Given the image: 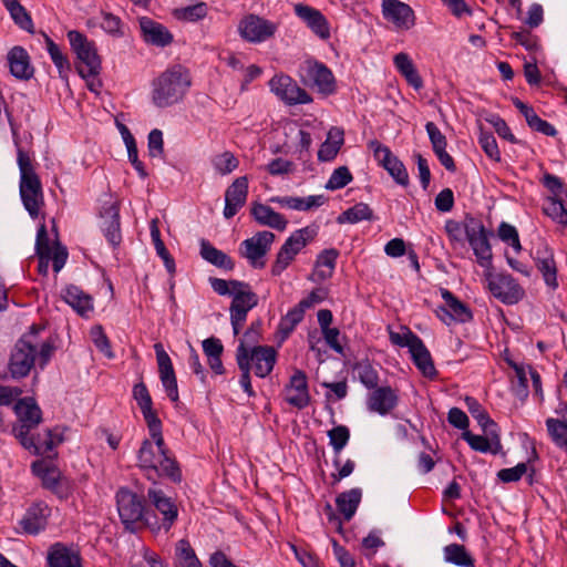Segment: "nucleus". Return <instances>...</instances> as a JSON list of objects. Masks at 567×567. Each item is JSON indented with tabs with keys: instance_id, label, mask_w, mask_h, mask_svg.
Segmentation results:
<instances>
[{
	"instance_id": "obj_27",
	"label": "nucleus",
	"mask_w": 567,
	"mask_h": 567,
	"mask_svg": "<svg viewBox=\"0 0 567 567\" xmlns=\"http://www.w3.org/2000/svg\"><path fill=\"white\" fill-rule=\"evenodd\" d=\"M484 433L486 436L475 435L470 431H464L462 436L474 451L497 454L502 449L498 429L494 431H484Z\"/></svg>"
},
{
	"instance_id": "obj_28",
	"label": "nucleus",
	"mask_w": 567,
	"mask_h": 567,
	"mask_svg": "<svg viewBox=\"0 0 567 567\" xmlns=\"http://www.w3.org/2000/svg\"><path fill=\"white\" fill-rule=\"evenodd\" d=\"M10 72L21 80H29L33 75V68L30 64L28 52L22 47H14L8 54Z\"/></svg>"
},
{
	"instance_id": "obj_17",
	"label": "nucleus",
	"mask_w": 567,
	"mask_h": 567,
	"mask_svg": "<svg viewBox=\"0 0 567 567\" xmlns=\"http://www.w3.org/2000/svg\"><path fill=\"white\" fill-rule=\"evenodd\" d=\"M154 350L156 353L158 371L163 386L165 388L167 396L173 402H176L178 401V388L171 358L164 350L162 343H155Z\"/></svg>"
},
{
	"instance_id": "obj_6",
	"label": "nucleus",
	"mask_w": 567,
	"mask_h": 567,
	"mask_svg": "<svg viewBox=\"0 0 567 567\" xmlns=\"http://www.w3.org/2000/svg\"><path fill=\"white\" fill-rule=\"evenodd\" d=\"M68 38L72 50L82 63L78 66L79 73L83 78L97 75L101 70V60L94 43L87 41L86 37L76 30L69 31Z\"/></svg>"
},
{
	"instance_id": "obj_14",
	"label": "nucleus",
	"mask_w": 567,
	"mask_h": 567,
	"mask_svg": "<svg viewBox=\"0 0 567 567\" xmlns=\"http://www.w3.org/2000/svg\"><path fill=\"white\" fill-rule=\"evenodd\" d=\"M444 306L437 307L436 316L445 323L466 322L472 319L471 310L447 289H441Z\"/></svg>"
},
{
	"instance_id": "obj_9",
	"label": "nucleus",
	"mask_w": 567,
	"mask_h": 567,
	"mask_svg": "<svg viewBox=\"0 0 567 567\" xmlns=\"http://www.w3.org/2000/svg\"><path fill=\"white\" fill-rule=\"evenodd\" d=\"M117 512L126 529L134 530L136 524L146 526L148 511L142 497L127 488H120L116 493Z\"/></svg>"
},
{
	"instance_id": "obj_58",
	"label": "nucleus",
	"mask_w": 567,
	"mask_h": 567,
	"mask_svg": "<svg viewBox=\"0 0 567 567\" xmlns=\"http://www.w3.org/2000/svg\"><path fill=\"white\" fill-rule=\"evenodd\" d=\"M202 257L208 262L229 270L233 268V261L223 250H200Z\"/></svg>"
},
{
	"instance_id": "obj_25",
	"label": "nucleus",
	"mask_w": 567,
	"mask_h": 567,
	"mask_svg": "<svg viewBox=\"0 0 567 567\" xmlns=\"http://www.w3.org/2000/svg\"><path fill=\"white\" fill-rule=\"evenodd\" d=\"M396 403L395 392L390 386H380L371 392L367 404L370 411L385 415L395 408Z\"/></svg>"
},
{
	"instance_id": "obj_4",
	"label": "nucleus",
	"mask_w": 567,
	"mask_h": 567,
	"mask_svg": "<svg viewBox=\"0 0 567 567\" xmlns=\"http://www.w3.org/2000/svg\"><path fill=\"white\" fill-rule=\"evenodd\" d=\"M18 165L21 173L20 195L25 209L35 218L43 205L42 186L29 154L22 148H18Z\"/></svg>"
},
{
	"instance_id": "obj_11",
	"label": "nucleus",
	"mask_w": 567,
	"mask_h": 567,
	"mask_svg": "<svg viewBox=\"0 0 567 567\" xmlns=\"http://www.w3.org/2000/svg\"><path fill=\"white\" fill-rule=\"evenodd\" d=\"M277 24L257 14L245 16L239 24L240 37L248 42H262L274 37Z\"/></svg>"
},
{
	"instance_id": "obj_55",
	"label": "nucleus",
	"mask_w": 567,
	"mask_h": 567,
	"mask_svg": "<svg viewBox=\"0 0 567 567\" xmlns=\"http://www.w3.org/2000/svg\"><path fill=\"white\" fill-rule=\"evenodd\" d=\"M45 43L48 47V52L55 64V66L59 69L60 73L63 71L70 70V63L68 58L61 52L59 45L54 43V41L45 35Z\"/></svg>"
},
{
	"instance_id": "obj_5",
	"label": "nucleus",
	"mask_w": 567,
	"mask_h": 567,
	"mask_svg": "<svg viewBox=\"0 0 567 567\" xmlns=\"http://www.w3.org/2000/svg\"><path fill=\"white\" fill-rule=\"evenodd\" d=\"M13 410L18 417V423L12 430L14 436L24 449L31 451L34 446V439L30 436V432L41 423L42 411L35 400L28 396L19 399Z\"/></svg>"
},
{
	"instance_id": "obj_37",
	"label": "nucleus",
	"mask_w": 567,
	"mask_h": 567,
	"mask_svg": "<svg viewBox=\"0 0 567 567\" xmlns=\"http://www.w3.org/2000/svg\"><path fill=\"white\" fill-rule=\"evenodd\" d=\"M337 257V250H322L318 255L313 276H316L319 280H326L330 278L333 274Z\"/></svg>"
},
{
	"instance_id": "obj_63",
	"label": "nucleus",
	"mask_w": 567,
	"mask_h": 567,
	"mask_svg": "<svg viewBox=\"0 0 567 567\" xmlns=\"http://www.w3.org/2000/svg\"><path fill=\"white\" fill-rule=\"evenodd\" d=\"M434 153L445 150L447 146L446 137L441 133L433 122H427L425 125Z\"/></svg>"
},
{
	"instance_id": "obj_62",
	"label": "nucleus",
	"mask_w": 567,
	"mask_h": 567,
	"mask_svg": "<svg viewBox=\"0 0 567 567\" xmlns=\"http://www.w3.org/2000/svg\"><path fill=\"white\" fill-rule=\"evenodd\" d=\"M480 144H481L483 151L485 152V154L489 158H492L496 162L501 161V153H499L496 140L493 136V134L482 131L481 135H480Z\"/></svg>"
},
{
	"instance_id": "obj_51",
	"label": "nucleus",
	"mask_w": 567,
	"mask_h": 567,
	"mask_svg": "<svg viewBox=\"0 0 567 567\" xmlns=\"http://www.w3.org/2000/svg\"><path fill=\"white\" fill-rule=\"evenodd\" d=\"M90 336L92 339V342L96 347V349L102 352L107 359H113L114 353L111 349V344L109 341V338L103 331V328L101 326H94L91 328Z\"/></svg>"
},
{
	"instance_id": "obj_39",
	"label": "nucleus",
	"mask_w": 567,
	"mask_h": 567,
	"mask_svg": "<svg viewBox=\"0 0 567 567\" xmlns=\"http://www.w3.org/2000/svg\"><path fill=\"white\" fill-rule=\"evenodd\" d=\"M465 402L471 415L477 421L483 431L497 430V424L488 416L485 409L477 402L476 399L467 396Z\"/></svg>"
},
{
	"instance_id": "obj_13",
	"label": "nucleus",
	"mask_w": 567,
	"mask_h": 567,
	"mask_svg": "<svg viewBox=\"0 0 567 567\" xmlns=\"http://www.w3.org/2000/svg\"><path fill=\"white\" fill-rule=\"evenodd\" d=\"M271 91L288 105L308 104L312 97L288 75H276L269 82Z\"/></svg>"
},
{
	"instance_id": "obj_52",
	"label": "nucleus",
	"mask_w": 567,
	"mask_h": 567,
	"mask_svg": "<svg viewBox=\"0 0 567 567\" xmlns=\"http://www.w3.org/2000/svg\"><path fill=\"white\" fill-rule=\"evenodd\" d=\"M328 436L333 451L339 454L349 442L350 431L344 425H338L328 432Z\"/></svg>"
},
{
	"instance_id": "obj_15",
	"label": "nucleus",
	"mask_w": 567,
	"mask_h": 567,
	"mask_svg": "<svg viewBox=\"0 0 567 567\" xmlns=\"http://www.w3.org/2000/svg\"><path fill=\"white\" fill-rule=\"evenodd\" d=\"M285 400L288 404L299 410L305 409L310 403V393L308 389L307 375L301 370H295L289 382L284 389Z\"/></svg>"
},
{
	"instance_id": "obj_57",
	"label": "nucleus",
	"mask_w": 567,
	"mask_h": 567,
	"mask_svg": "<svg viewBox=\"0 0 567 567\" xmlns=\"http://www.w3.org/2000/svg\"><path fill=\"white\" fill-rule=\"evenodd\" d=\"M352 181V175L347 166H340L330 176L326 188L339 189L348 185Z\"/></svg>"
},
{
	"instance_id": "obj_10",
	"label": "nucleus",
	"mask_w": 567,
	"mask_h": 567,
	"mask_svg": "<svg viewBox=\"0 0 567 567\" xmlns=\"http://www.w3.org/2000/svg\"><path fill=\"white\" fill-rule=\"evenodd\" d=\"M229 307L230 323L234 334H239L246 322L248 312L258 305V296L251 290L248 284H237Z\"/></svg>"
},
{
	"instance_id": "obj_22",
	"label": "nucleus",
	"mask_w": 567,
	"mask_h": 567,
	"mask_svg": "<svg viewBox=\"0 0 567 567\" xmlns=\"http://www.w3.org/2000/svg\"><path fill=\"white\" fill-rule=\"evenodd\" d=\"M140 28L145 42L156 47H167L173 42V34L162 23L151 18L142 17Z\"/></svg>"
},
{
	"instance_id": "obj_41",
	"label": "nucleus",
	"mask_w": 567,
	"mask_h": 567,
	"mask_svg": "<svg viewBox=\"0 0 567 567\" xmlns=\"http://www.w3.org/2000/svg\"><path fill=\"white\" fill-rule=\"evenodd\" d=\"M305 316V310L300 306H295L290 309L287 315L281 318L278 332L281 334V339H286L296 328V326L302 321Z\"/></svg>"
},
{
	"instance_id": "obj_56",
	"label": "nucleus",
	"mask_w": 567,
	"mask_h": 567,
	"mask_svg": "<svg viewBox=\"0 0 567 567\" xmlns=\"http://www.w3.org/2000/svg\"><path fill=\"white\" fill-rule=\"evenodd\" d=\"M498 238L512 248H522L516 228L505 221L497 229Z\"/></svg>"
},
{
	"instance_id": "obj_30",
	"label": "nucleus",
	"mask_w": 567,
	"mask_h": 567,
	"mask_svg": "<svg viewBox=\"0 0 567 567\" xmlns=\"http://www.w3.org/2000/svg\"><path fill=\"white\" fill-rule=\"evenodd\" d=\"M47 560L49 567H81L79 554L61 544L50 548Z\"/></svg>"
},
{
	"instance_id": "obj_23",
	"label": "nucleus",
	"mask_w": 567,
	"mask_h": 567,
	"mask_svg": "<svg viewBox=\"0 0 567 567\" xmlns=\"http://www.w3.org/2000/svg\"><path fill=\"white\" fill-rule=\"evenodd\" d=\"M62 299L82 317H87L93 311V298L80 287L68 285L61 290Z\"/></svg>"
},
{
	"instance_id": "obj_47",
	"label": "nucleus",
	"mask_w": 567,
	"mask_h": 567,
	"mask_svg": "<svg viewBox=\"0 0 567 567\" xmlns=\"http://www.w3.org/2000/svg\"><path fill=\"white\" fill-rule=\"evenodd\" d=\"M389 339L392 344L401 348H408L409 350L421 340V338L412 332L408 327H401L400 331H394L389 327Z\"/></svg>"
},
{
	"instance_id": "obj_26",
	"label": "nucleus",
	"mask_w": 567,
	"mask_h": 567,
	"mask_svg": "<svg viewBox=\"0 0 567 567\" xmlns=\"http://www.w3.org/2000/svg\"><path fill=\"white\" fill-rule=\"evenodd\" d=\"M494 231L486 229L482 220L466 215V241L472 248H491L489 238Z\"/></svg>"
},
{
	"instance_id": "obj_29",
	"label": "nucleus",
	"mask_w": 567,
	"mask_h": 567,
	"mask_svg": "<svg viewBox=\"0 0 567 567\" xmlns=\"http://www.w3.org/2000/svg\"><path fill=\"white\" fill-rule=\"evenodd\" d=\"M120 206L117 202L111 203L107 207L103 208L101 217L105 219L106 228L105 236L111 246L121 244L122 236L120 231Z\"/></svg>"
},
{
	"instance_id": "obj_40",
	"label": "nucleus",
	"mask_w": 567,
	"mask_h": 567,
	"mask_svg": "<svg viewBox=\"0 0 567 567\" xmlns=\"http://www.w3.org/2000/svg\"><path fill=\"white\" fill-rule=\"evenodd\" d=\"M35 248H64L59 239L58 227L54 219H52L51 233L48 231L44 224L39 227Z\"/></svg>"
},
{
	"instance_id": "obj_16",
	"label": "nucleus",
	"mask_w": 567,
	"mask_h": 567,
	"mask_svg": "<svg viewBox=\"0 0 567 567\" xmlns=\"http://www.w3.org/2000/svg\"><path fill=\"white\" fill-rule=\"evenodd\" d=\"M50 514L51 509L44 502L38 501L31 504L19 520L22 533L29 535L39 534L45 528Z\"/></svg>"
},
{
	"instance_id": "obj_18",
	"label": "nucleus",
	"mask_w": 567,
	"mask_h": 567,
	"mask_svg": "<svg viewBox=\"0 0 567 567\" xmlns=\"http://www.w3.org/2000/svg\"><path fill=\"white\" fill-rule=\"evenodd\" d=\"M303 70L306 79L323 95L332 94L336 90V81L332 72L322 63L316 61H306Z\"/></svg>"
},
{
	"instance_id": "obj_60",
	"label": "nucleus",
	"mask_w": 567,
	"mask_h": 567,
	"mask_svg": "<svg viewBox=\"0 0 567 567\" xmlns=\"http://www.w3.org/2000/svg\"><path fill=\"white\" fill-rule=\"evenodd\" d=\"M445 229L453 244H464L466 240V217L462 223L447 220Z\"/></svg>"
},
{
	"instance_id": "obj_61",
	"label": "nucleus",
	"mask_w": 567,
	"mask_h": 567,
	"mask_svg": "<svg viewBox=\"0 0 567 567\" xmlns=\"http://www.w3.org/2000/svg\"><path fill=\"white\" fill-rule=\"evenodd\" d=\"M275 234L264 230L243 241L244 248H267L274 243Z\"/></svg>"
},
{
	"instance_id": "obj_32",
	"label": "nucleus",
	"mask_w": 567,
	"mask_h": 567,
	"mask_svg": "<svg viewBox=\"0 0 567 567\" xmlns=\"http://www.w3.org/2000/svg\"><path fill=\"white\" fill-rule=\"evenodd\" d=\"M409 352L412 361L424 377L434 378L436 375V369L432 361L431 353L426 349L422 339L417 341Z\"/></svg>"
},
{
	"instance_id": "obj_3",
	"label": "nucleus",
	"mask_w": 567,
	"mask_h": 567,
	"mask_svg": "<svg viewBox=\"0 0 567 567\" xmlns=\"http://www.w3.org/2000/svg\"><path fill=\"white\" fill-rule=\"evenodd\" d=\"M146 498L148 504L146 527L156 534H167L177 522L179 515L175 499L155 486L148 488Z\"/></svg>"
},
{
	"instance_id": "obj_48",
	"label": "nucleus",
	"mask_w": 567,
	"mask_h": 567,
	"mask_svg": "<svg viewBox=\"0 0 567 567\" xmlns=\"http://www.w3.org/2000/svg\"><path fill=\"white\" fill-rule=\"evenodd\" d=\"M32 470L41 478L45 488L54 489L56 487L59 474L55 468L47 466L44 462H34Z\"/></svg>"
},
{
	"instance_id": "obj_31",
	"label": "nucleus",
	"mask_w": 567,
	"mask_h": 567,
	"mask_svg": "<svg viewBox=\"0 0 567 567\" xmlns=\"http://www.w3.org/2000/svg\"><path fill=\"white\" fill-rule=\"evenodd\" d=\"M251 215L262 225H267L278 230H284L288 224L287 219L271 207L255 203L251 207Z\"/></svg>"
},
{
	"instance_id": "obj_33",
	"label": "nucleus",
	"mask_w": 567,
	"mask_h": 567,
	"mask_svg": "<svg viewBox=\"0 0 567 567\" xmlns=\"http://www.w3.org/2000/svg\"><path fill=\"white\" fill-rule=\"evenodd\" d=\"M65 431L66 429L61 426L47 430L43 437L39 436L38 441L34 440V446H32L31 452L38 455L53 452V450L64 441Z\"/></svg>"
},
{
	"instance_id": "obj_24",
	"label": "nucleus",
	"mask_w": 567,
	"mask_h": 567,
	"mask_svg": "<svg viewBox=\"0 0 567 567\" xmlns=\"http://www.w3.org/2000/svg\"><path fill=\"white\" fill-rule=\"evenodd\" d=\"M276 351L271 347H254L249 350V369L251 364L255 374L259 378L267 377L274 369Z\"/></svg>"
},
{
	"instance_id": "obj_53",
	"label": "nucleus",
	"mask_w": 567,
	"mask_h": 567,
	"mask_svg": "<svg viewBox=\"0 0 567 567\" xmlns=\"http://www.w3.org/2000/svg\"><path fill=\"white\" fill-rule=\"evenodd\" d=\"M141 411L148 427L150 439L161 442V439H164L162 433V422L153 411L152 405L142 409Z\"/></svg>"
},
{
	"instance_id": "obj_12",
	"label": "nucleus",
	"mask_w": 567,
	"mask_h": 567,
	"mask_svg": "<svg viewBox=\"0 0 567 567\" xmlns=\"http://www.w3.org/2000/svg\"><path fill=\"white\" fill-rule=\"evenodd\" d=\"M369 148L373 151L374 158L388 171L394 181L406 187L409 185V174L404 164L392 154L388 146L382 145L378 140L369 142Z\"/></svg>"
},
{
	"instance_id": "obj_59",
	"label": "nucleus",
	"mask_w": 567,
	"mask_h": 567,
	"mask_svg": "<svg viewBox=\"0 0 567 567\" xmlns=\"http://www.w3.org/2000/svg\"><path fill=\"white\" fill-rule=\"evenodd\" d=\"M528 465L526 463H518L514 467L503 468L498 471L497 477L503 483H513L519 481L528 472Z\"/></svg>"
},
{
	"instance_id": "obj_44",
	"label": "nucleus",
	"mask_w": 567,
	"mask_h": 567,
	"mask_svg": "<svg viewBox=\"0 0 567 567\" xmlns=\"http://www.w3.org/2000/svg\"><path fill=\"white\" fill-rule=\"evenodd\" d=\"M176 557L179 567H193L200 564L189 542L186 539L177 542Z\"/></svg>"
},
{
	"instance_id": "obj_46",
	"label": "nucleus",
	"mask_w": 567,
	"mask_h": 567,
	"mask_svg": "<svg viewBox=\"0 0 567 567\" xmlns=\"http://www.w3.org/2000/svg\"><path fill=\"white\" fill-rule=\"evenodd\" d=\"M546 427L555 445L567 451V426L554 417H548L546 420Z\"/></svg>"
},
{
	"instance_id": "obj_36",
	"label": "nucleus",
	"mask_w": 567,
	"mask_h": 567,
	"mask_svg": "<svg viewBox=\"0 0 567 567\" xmlns=\"http://www.w3.org/2000/svg\"><path fill=\"white\" fill-rule=\"evenodd\" d=\"M444 560L460 567H474V559L463 545L450 544L443 548Z\"/></svg>"
},
{
	"instance_id": "obj_35",
	"label": "nucleus",
	"mask_w": 567,
	"mask_h": 567,
	"mask_svg": "<svg viewBox=\"0 0 567 567\" xmlns=\"http://www.w3.org/2000/svg\"><path fill=\"white\" fill-rule=\"evenodd\" d=\"M236 361L241 371L239 383L243 390L249 395H254V390L250 382V370H249V350L241 342L236 351Z\"/></svg>"
},
{
	"instance_id": "obj_19",
	"label": "nucleus",
	"mask_w": 567,
	"mask_h": 567,
	"mask_svg": "<svg viewBox=\"0 0 567 567\" xmlns=\"http://www.w3.org/2000/svg\"><path fill=\"white\" fill-rule=\"evenodd\" d=\"M295 13L321 40L330 38V27L324 16L316 8L307 4H295Z\"/></svg>"
},
{
	"instance_id": "obj_43",
	"label": "nucleus",
	"mask_w": 567,
	"mask_h": 567,
	"mask_svg": "<svg viewBox=\"0 0 567 567\" xmlns=\"http://www.w3.org/2000/svg\"><path fill=\"white\" fill-rule=\"evenodd\" d=\"M537 268L542 272L546 285L553 289L558 287L557 267L554 258L549 255L537 257Z\"/></svg>"
},
{
	"instance_id": "obj_38",
	"label": "nucleus",
	"mask_w": 567,
	"mask_h": 567,
	"mask_svg": "<svg viewBox=\"0 0 567 567\" xmlns=\"http://www.w3.org/2000/svg\"><path fill=\"white\" fill-rule=\"evenodd\" d=\"M271 202H276L281 206L289 207L296 210H309L313 207H319L323 205L324 197L322 195L309 196L307 198L300 197H284V198H272Z\"/></svg>"
},
{
	"instance_id": "obj_50",
	"label": "nucleus",
	"mask_w": 567,
	"mask_h": 567,
	"mask_svg": "<svg viewBox=\"0 0 567 567\" xmlns=\"http://www.w3.org/2000/svg\"><path fill=\"white\" fill-rule=\"evenodd\" d=\"M213 164L215 169L220 175H227L238 167L239 161L231 152L225 151L221 154L215 156Z\"/></svg>"
},
{
	"instance_id": "obj_1",
	"label": "nucleus",
	"mask_w": 567,
	"mask_h": 567,
	"mask_svg": "<svg viewBox=\"0 0 567 567\" xmlns=\"http://www.w3.org/2000/svg\"><path fill=\"white\" fill-rule=\"evenodd\" d=\"M137 466L145 476L155 482L159 477H168L173 482H181L182 473L176 460L169 453L164 439L161 442L145 439L137 451Z\"/></svg>"
},
{
	"instance_id": "obj_20",
	"label": "nucleus",
	"mask_w": 567,
	"mask_h": 567,
	"mask_svg": "<svg viewBox=\"0 0 567 567\" xmlns=\"http://www.w3.org/2000/svg\"><path fill=\"white\" fill-rule=\"evenodd\" d=\"M248 195V178L240 176L236 178L225 193L224 216L229 219L234 217L238 209L246 203Z\"/></svg>"
},
{
	"instance_id": "obj_64",
	"label": "nucleus",
	"mask_w": 567,
	"mask_h": 567,
	"mask_svg": "<svg viewBox=\"0 0 567 567\" xmlns=\"http://www.w3.org/2000/svg\"><path fill=\"white\" fill-rule=\"evenodd\" d=\"M358 374L361 383L368 389H374L378 385V372L370 364H361L358 368Z\"/></svg>"
},
{
	"instance_id": "obj_45",
	"label": "nucleus",
	"mask_w": 567,
	"mask_h": 567,
	"mask_svg": "<svg viewBox=\"0 0 567 567\" xmlns=\"http://www.w3.org/2000/svg\"><path fill=\"white\" fill-rule=\"evenodd\" d=\"M318 228L313 226H307L295 231L284 244L281 248H291L293 246L305 247L312 243L318 234Z\"/></svg>"
},
{
	"instance_id": "obj_34",
	"label": "nucleus",
	"mask_w": 567,
	"mask_h": 567,
	"mask_svg": "<svg viewBox=\"0 0 567 567\" xmlns=\"http://www.w3.org/2000/svg\"><path fill=\"white\" fill-rule=\"evenodd\" d=\"M361 491L352 488L348 492L341 493L337 499L336 505L340 514L343 515L346 520H350L357 512L361 501Z\"/></svg>"
},
{
	"instance_id": "obj_21",
	"label": "nucleus",
	"mask_w": 567,
	"mask_h": 567,
	"mask_svg": "<svg viewBox=\"0 0 567 567\" xmlns=\"http://www.w3.org/2000/svg\"><path fill=\"white\" fill-rule=\"evenodd\" d=\"M382 12L388 21L398 28L409 29L414 24V12L411 7L400 0H388L382 3Z\"/></svg>"
},
{
	"instance_id": "obj_49",
	"label": "nucleus",
	"mask_w": 567,
	"mask_h": 567,
	"mask_svg": "<svg viewBox=\"0 0 567 567\" xmlns=\"http://www.w3.org/2000/svg\"><path fill=\"white\" fill-rule=\"evenodd\" d=\"M544 213L561 225H567V209L563 200L557 197L547 199L543 208Z\"/></svg>"
},
{
	"instance_id": "obj_7",
	"label": "nucleus",
	"mask_w": 567,
	"mask_h": 567,
	"mask_svg": "<svg viewBox=\"0 0 567 567\" xmlns=\"http://www.w3.org/2000/svg\"><path fill=\"white\" fill-rule=\"evenodd\" d=\"M484 279L493 297L504 305H516L525 297L524 288L507 274L486 271Z\"/></svg>"
},
{
	"instance_id": "obj_42",
	"label": "nucleus",
	"mask_w": 567,
	"mask_h": 567,
	"mask_svg": "<svg viewBox=\"0 0 567 567\" xmlns=\"http://www.w3.org/2000/svg\"><path fill=\"white\" fill-rule=\"evenodd\" d=\"M373 212L369 207L368 204L359 203L354 205L353 207L344 210L339 217L338 221L340 224L343 223H358L361 220H370L372 219Z\"/></svg>"
},
{
	"instance_id": "obj_2",
	"label": "nucleus",
	"mask_w": 567,
	"mask_h": 567,
	"mask_svg": "<svg viewBox=\"0 0 567 567\" xmlns=\"http://www.w3.org/2000/svg\"><path fill=\"white\" fill-rule=\"evenodd\" d=\"M189 85L187 69L175 64L154 80L152 100L158 107L173 105L183 99Z\"/></svg>"
},
{
	"instance_id": "obj_8",
	"label": "nucleus",
	"mask_w": 567,
	"mask_h": 567,
	"mask_svg": "<svg viewBox=\"0 0 567 567\" xmlns=\"http://www.w3.org/2000/svg\"><path fill=\"white\" fill-rule=\"evenodd\" d=\"M37 360V337L34 333L24 334L14 346L9 362V371L14 379L29 374Z\"/></svg>"
},
{
	"instance_id": "obj_54",
	"label": "nucleus",
	"mask_w": 567,
	"mask_h": 567,
	"mask_svg": "<svg viewBox=\"0 0 567 567\" xmlns=\"http://www.w3.org/2000/svg\"><path fill=\"white\" fill-rule=\"evenodd\" d=\"M174 14L179 20L196 21L207 14V7L204 2H199L194 6L176 9Z\"/></svg>"
}]
</instances>
